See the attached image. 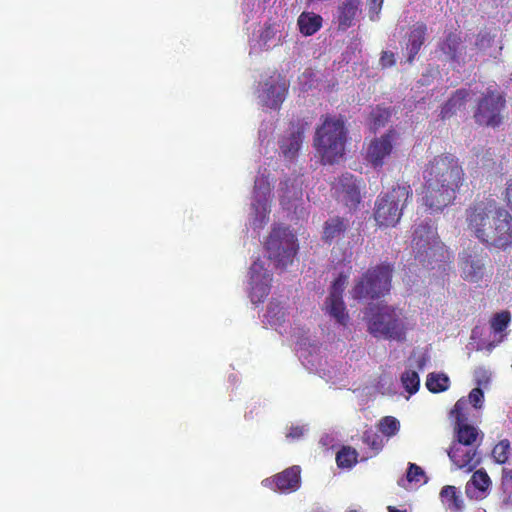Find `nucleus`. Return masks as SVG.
<instances>
[{
  "instance_id": "obj_1",
  "label": "nucleus",
  "mask_w": 512,
  "mask_h": 512,
  "mask_svg": "<svg viewBox=\"0 0 512 512\" xmlns=\"http://www.w3.org/2000/svg\"><path fill=\"white\" fill-rule=\"evenodd\" d=\"M464 170L452 153L434 156L423 170V204L433 212L452 204L464 182Z\"/></svg>"
},
{
  "instance_id": "obj_2",
  "label": "nucleus",
  "mask_w": 512,
  "mask_h": 512,
  "mask_svg": "<svg viewBox=\"0 0 512 512\" xmlns=\"http://www.w3.org/2000/svg\"><path fill=\"white\" fill-rule=\"evenodd\" d=\"M467 229L487 248L506 250L512 245V215L495 200H481L465 211Z\"/></svg>"
},
{
  "instance_id": "obj_3",
  "label": "nucleus",
  "mask_w": 512,
  "mask_h": 512,
  "mask_svg": "<svg viewBox=\"0 0 512 512\" xmlns=\"http://www.w3.org/2000/svg\"><path fill=\"white\" fill-rule=\"evenodd\" d=\"M322 119L321 125L316 128L313 146L322 164L333 165L345 155L348 129L342 115H325Z\"/></svg>"
},
{
  "instance_id": "obj_4",
  "label": "nucleus",
  "mask_w": 512,
  "mask_h": 512,
  "mask_svg": "<svg viewBox=\"0 0 512 512\" xmlns=\"http://www.w3.org/2000/svg\"><path fill=\"white\" fill-rule=\"evenodd\" d=\"M412 247L415 260L427 269L445 270L446 264L452 262L453 255L440 240L437 229L429 223H421L415 228Z\"/></svg>"
},
{
  "instance_id": "obj_5",
  "label": "nucleus",
  "mask_w": 512,
  "mask_h": 512,
  "mask_svg": "<svg viewBox=\"0 0 512 512\" xmlns=\"http://www.w3.org/2000/svg\"><path fill=\"white\" fill-rule=\"evenodd\" d=\"M409 185L393 186L378 195L374 207V219L379 227H394L400 221L404 208L412 198Z\"/></svg>"
},
{
  "instance_id": "obj_6",
  "label": "nucleus",
  "mask_w": 512,
  "mask_h": 512,
  "mask_svg": "<svg viewBox=\"0 0 512 512\" xmlns=\"http://www.w3.org/2000/svg\"><path fill=\"white\" fill-rule=\"evenodd\" d=\"M393 267L380 264L369 268L356 282L351 294L354 299H376L390 291Z\"/></svg>"
},
{
  "instance_id": "obj_7",
  "label": "nucleus",
  "mask_w": 512,
  "mask_h": 512,
  "mask_svg": "<svg viewBox=\"0 0 512 512\" xmlns=\"http://www.w3.org/2000/svg\"><path fill=\"white\" fill-rule=\"evenodd\" d=\"M368 331L374 337L402 341L405 339L406 327L401 313L390 306H380L368 320Z\"/></svg>"
},
{
  "instance_id": "obj_8",
  "label": "nucleus",
  "mask_w": 512,
  "mask_h": 512,
  "mask_svg": "<svg viewBox=\"0 0 512 512\" xmlns=\"http://www.w3.org/2000/svg\"><path fill=\"white\" fill-rule=\"evenodd\" d=\"M265 248L270 260H273L277 267L286 268L293 262L298 251L296 236L287 227H274L270 232Z\"/></svg>"
},
{
  "instance_id": "obj_9",
  "label": "nucleus",
  "mask_w": 512,
  "mask_h": 512,
  "mask_svg": "<svg viewBox=\"0 0 512 512\" xmlns=\"http://www.w3.org/2000/svg\"><path fill=\"white\" fill-rule=\"evenodd\" d=\"M504 96L488 88L477 104L474 119L479 125L497 127L502 122L501 111L505 107Z\"/></svg>"
},
{
  "instance_id": "obj_10",
  "label": "nucleus",
  "mask_w": 512,
  "mask_h": 512,
  "mask_svg": "<svg viewBox=\"0 0 512 512\" xmlns=\"http://www.w3.org/2000/svg\"><path fill=\"white\" fill-rule=\"evenodd\" d=\"M488 254L477 246L468 247L459 254L458 265L461 277L468 282L477 283L481 281L486 272Z\"/></svg>"
},
{
  "instance_id": "obj_11",
  "label": "nucleus",
  "mask_w": 512,
  "mask_h": 512,
  "mask_svg": "<svg viewBox=\"0 0 512 512\" xmlns=\"http://www.w3.org/2000/svg\"><path fill=\"white\" fill-rule=\"evenodd\" d=\"M348 276L340 273L333 281L329 295L325 301L324 309L336 322L346 326L349 321V315L343 301V293L347 284Z\"/></svg>"
},
{
  "instance_id": "obj_12",
  "label": "nucleus",
  "mask_w": 512,
  "mask_h": 512,
  "mask_svg": "<svg viewBox=\"0 0 512 512\" xmlns=\"http://www.w3.org/2000/svg\"><path fill=\"white\" fill-rule=\"evenodd\" d=\"M396 138L397 132L390 129L380 137H376L370 141L366 150V160L373 168L378 169L383 167L385 159L392 154Z\"/></svg>"
},
{
  "instance_id": "obj_13",
  "label": "nucleus",
  "mask_w": 512,
  "mask_h": 512,
  "mask_svg": "<svg viewBox=\"0 0 512 512\" xmlns=\"http://www.w3.org/2000/svg\"><path fill=\"white\" fill-rule=\"evenodd\" d=\"M262 485L280 493L295 492L301 486V468L298 465L288 467L282 472L264 479Z\"/></svg>"
},
{
  "instance_id": "obj_14",
  "label": "nucleus",
  "mask_w": 512,
  "mask_h": 512,
  "mask_svg": "<svg viewBox=\"0 0 512 512\" xmlns=\"http://www.w3.org/2000/svg\"><path fill=\"white\" fill-rule=\"evenodd\" d=\"M250 275L251 301L254 304L261 303L270 293L272 277L258 262L251 265Z\"/></svg>"
},
{
  "instance_id": "obj_15",
  "label": "nucleus",
  "mask_w": 512,
  "mask_h": 512,
  "mask_svg": "<svg viewBox=\"0 0 512 512\" xmlns=\"http://www.w3.org/2000/svg\"><path fill=\"white\" fill-rule=\"evenodd\" d=\"M333 189L349 208H356L361 202L359 185L351 173L346 172L339 176L334 182Z\"/></svg>"
},
{
  "instance_id": "obj_16",
  "label": "nucleus",
  "mask_w": 512,
  "mask_h": 512,
  "mask_svg": "<svg viewBox=\"0 0 512 512\" xmlns=\"http://www.w3.org/2000/svg\"><path fill=\"white\" fill-rule=\"evenodd\" d=\"M448 456L458 469L466 472H472L481 462L477 449L472 446L452 444Z\"/></svg>"
},
{
  "instance_id": "obj_17",
  "label": "nucleus",
  "mask_w": 512,
  "mask_h": 512,
  "mask_svg": "<svg viewBox=\"0 0 512 512\" xmlns=\"http://www.w3.org/2000/svg\"><path fill=\"white\" fill-rule=\"evenodd\" d=\"M350 222L347 218L340 216H333L327 219L323 224L322 241L325 244L331 245L341 241L348 229Z\"/></svg>"
},
{
  "instance_id": "obj_18",
  "label": "nucleus",
  "mask_w": 512,
  "mask_h": 512,
  "mask_svg": "<svg viewBox=\"0 0 512 512\" xmlns=\"http://www.w3.org/2000/svg\"><path fill=\"white\" fill-rule=\"evenodd\" d=\"M304 125H292L289 135L284 136L280 141V150L287 159L297 156L304 138Z\"/></svg>"
},
{
  "instance_id": "obj_19",
  "label": "nucleus",
  "mask_w": 512,
  "mask_h": 512,
  "mask_svg": "<svg viewBox=\"0 0 512 512\" xmlns=\"http://www.w3.org/2000/svg\"><path fill=\"white\" fill-rule=\"evenodd\" d=\"M265 90L262 100L265 106L271 109H277L284 101L287 94V86L285 82L270 79L265 83Z\"/></svg>"
},
{
  "instance_id": "obj_20",
  "label": "nucleus",
  "mask_w": 512,
  "mask_h": 512,
  "mask_svg": "<svg viewBox=\"0 0 512 512\" xmlns=\"http://www.w3.org/2000/svg\"><path fill=\"white\" fill-rule=\"evenodd\" d=\"M361 0H343L337 7L338 29L345 31L354 25Z\"/></svg>"
},
{
  "instance_id": "obj_21",
  "label": "nucleus",
  "mask_w": 512,
  "mask_h": 512,
  "mask_svg": "<svg viewBox=\"0 0 512 512\" xmlns=\"http://www.w3.org/2000/svg\"><path fill=\"white\" fill-rule=\"evenodd\" d=\"M426 34L427 25L424 22H417L411 27L406 44V50L408 53L407 61L409 63H412L416 55L419 53L425 42Z\"/></svg>"
},
{
  "instance_id": "obj_22",
  "label": "nucleus",
  "mask_w": 512,
  "mask_h": 512,
  "mask_svg": "<svg viewBox=\"0 0 512 512\" xmlns=\"http://www.w3.org/2000/svg\"><path fill=\"white\" fill-rule=\"evenodd\" d=\"M469 91L466 89H458L453 95L443 104L440 112V117L445 120L451 118L456 112L465 108Z\"/></svg>"
},
{
  "instance_id": "obj_23",
  "label": "nucleus",
  "mask_w": 512,
  "mask_h": 512,
  "mask_svg": "<svg viewBox=\"0 0 512 512\" xmlns=\"http://www.w3.org/2000/svg\"><path fill=\"white\" fill-rule=\"evenodd\" d=\"M322 17L313 12H302L298 17L297 24L300 32L305 36H311L322 27Z\"/></svg>"
},
{
  "instance_id": "obj_24",
  "label": "nucleus",
  "mask_w": 512,
  "mask_h": 512,
  "mask_svg": "<svg viewBox=\"0 0 512 512\" xmlns=\"http://www.w3.org/2000/svg\"><path fill=\"white\" fill-rule=\"evenodd\" d=\"M440 497L442 502L451 511L459 512L463 508V500L461 499L455 486L447 485L441 489Z\"/></svg>"
},
{
  "instance_id": "obj_25",
  "label": "nucleus",
  "mask_w": 512,
  "mask_h": 512,
  "mask_svg": "<svg viewBox=\"0 0 512 512\" xmlns=\"http://www.w3.org/2000/svg\"><path fill=\"white\" fill-rule=\"evenodd\" d=\"M456 440L454 444H460L464 446H472L477 440L478 430L469 424H461L454 427Z\"/></svg>"
},
{
  "instance_id": "obj_26",
  "label": "nucleus",
  "mask_w": 512,
  "mask_h": 512,
  "mask_svg": "<svg viewBox=\"0 0 512 512\" xmlns=\"http://www.w3.org/2000/svg\"><path fill=\"white\" fill-rule=\"evenodd\" d=\"M391 117V111L382 106H376L369 114V126L375 133L381 127H384Z\"/></svg>"
},
{
  "instance_id": "obj_27",
  "label": "nucleus",
  "mask_w": 512,
  "mask_h": 512,
  "mask_svg": "<svg viewBox=\"0 0 512 512\" xmlns=\"http://www.w3.org/2000/svg\"><path fill=\"white\" fill-rule=\"evenodd\" d=\"M358 462V452L350 446H343L336 454V463L339 468L350 469Z\"/></svg>"
},
{
  "instance_id": "obj_28",
  "label": "nucleus",
  "mask_w": 512,
  "mask_h": 512,
  "mask_svg": "<svg viewBox=\"0 0 512 512\" xmlns=\"http://www.w3.org/2000/svg\"><path fill=\"white\" fill-rule=\"evenodd\" d=\"M461 44V38L453 33L450 32L443 42L440 44V50L449 56L451 59L455 60L457 58L458 50Z\"/></svg>"
},
{
  "instance_id": "obj_29",
  "label": "nucleus",
  "mask_w": 512,
  "mask_h": 512,
  "mask_svg": "<svg viewBox=\"0 0 512 512\" xmlns=\"http://www.w3.org/2000/svg\"><path fill=\"white\" fill-rule=\"evenodd\" d=\"M449 378L445 374L430 373L427 376L426 387L432 393H440L448 389Z\"/></svg>"
},
{
  "instance_id": "obj_30",
  "label": "nucleus",
  "mask_w": 512,
  "mask_h": 512,
  "mask_svg": "<svg viewBox=\"0 0 512 512\" xmlns=\"http://www.w3.org/2000/svg\"><path fill=\"white\" fill-rule=\"evenodd\" d=\"M511 322V313L503 310L493 315L490 320V327L494 333H501L507 329Z\"/></svg>"
},
{
  "instance_id": "obj_31",
  "label": "nucleus",
  "mask_w": 512,
  "mask_h": 512,
  "mask_svg": "<svg viewBox=\"0 0 512 512\" xmlns=\"http://www.w3.org/2000/svg\"><path fill=\"white\" fill-rule=\"evenodd\" d=\"M361 439L362 442L373 451L374 455L378 454L383 447L382 437L373 429L365 430Z\"/></svg>"
},
{
  "instance_id": "obj_32",
  "label": "nucleus",
  "mask_w": 512,
  "mask_h": 512,
  "mask_svg": "<svg viewBox=\"0 0 512 512\" xmlns=\"http://www.w3.org/2000/svg\"><path fill=\"white\" fill-rule=\"evenodd\" d=\"M469 484H472L476 489L483 493L489 489L492 482L487 472L484 469H479L472 474L471 479L467 483V487Z\"/></svg>"
},
{
  "instance_id": "obj_33",
  "label": "nucleus",
  "mask_w": 512,
  "mask_h": 512,
  "mask_svg": "<svg viewBox=\"0 0 512 512\" xmlns=\"http://www.w3.org/2000/svg\"><path fill=\"white\" fill-rule=\"evenodd\" d=\"M510 441L503 439L499 441L492 449V457L498 464H505L510 456Z\"/></svg>"
},
{
  "instance_id": "obj_34",
  "label": "nucleus",
  "mask_w": 512,
  "mask_h": 512,
  "mask_svg": "<svg viewBox=\"0 0 512 512\" xmlns=\"http://www.w3.org/2000/svg\"><path fill=\"white\" fill-rule=\"evenodd\" d=\"M401 382L409 394L416 393L420 386L419 375L416 371L413 370H406L403 372L401 375Z\"/></svg>"
},
{
  "instance_id": "obj_35",
  "label": "nucleus",
  "mask_w": 512,
  "mask_h": 512,
  "mask_svg": "<svg viewBox=\"0 0 512 512\" xmlns=\"http://www.w3.org/2000/svg\"><path fill=\"white\" fill-rule=\"evenodd\" d=\"M468 407V402L464 398L459 399L453 409L451 410V417L455 420V426L466 424L468 418L466 414V409Z\"/></svg>"
},
{
  "instance_id": "obj_36",
  "label": "nucleus",
  "mask_w": 512,
  "mask_h": 512,
  "mask_svg": "<svg viewBox=\"0 0 512 512\" xmlns=\"http://www.w3.org/2000/svg\"><path fill=\"white\" fill-rule=\"evenodd\" d=\"M399 421L393 416H385L379 424L380 431L386 436H393L399 430Z\"/></svg>"
},
{
  "instance_id": "obj_37",
  "label": "nucleus",
  "mask_w": 512,
  "mask_h": 512,
  "mask_svg": "<svg viewBox=\"0 0 512 512\" xmlns=\"http://www.w3.org/2000/svg\"><path fill=\"white\" fill-rule=\"evenodd\" d=\"M406 477L409 482L417 483V482H420L421 477H424V471L420 466H418L414 463H410L408 470H407Z\"/></svg>"
},
{
  "instance_id": "obj_38",
  "label": "nucleus",
  "mask_w": 512,
  "mask_h": 512,
  "mask_svg": "<svg viewBox=\"0 0 512 512\" xmlns=\"http://www.w3.org/2000/svg\"><path fill=\"white\" fill-rule=\"evenodd\" d=\"M484 399V393L480 388H474L468 395L467 402L472 404L475 408H480Z\"/></svg>"
},
{
  "instance_id": "obj_39",
  "label": "nucleus",
  "mask_w": 512,
  "mask_h": 512,
  "mask_svg": "<svg viewBox=\"0 0 512 512\" xmlns=\"http://www.w3.org/2000/svg\"><path fill=\"white\" fill-rule=\"evenodd\" d=\"M379 64L383 69L394 66L396 64L395 54L391 51H382Z\"/></svg>"
},
{
  "instance_id": "obj_40",
  "label": "nucleus",
  "mask_w": 512,
  "mask_h": 512,
  "mask_svg": "<svg viewBox=\"0 0 512 512\" xmlns=\"http://www.w3.org/2000/svg\"><path fill=\"white\" fill-rule=\"evenodd\" d=\"M505 199L507 201V205L512 209V179L507 182V187L505 190Z\"/></svg>"
},
{
  "instance_id": "obj_41",
  "label": "nucleus",
  "mask_w": 512,
  "mask_h": 512,
  "mask_svg": "<svg viewBox=\"0 0 512 512\" xmlns=\"http://www.w3.org/2000/svg\"><path fill=\"white\" fill-rule=\"evenodd\" d=\"M384 0H371L370 12H375L376 15L380 13Z\"/></svg>"
},
{
  "instance_id": "obj_42",
  "label": "nucleus",
  "mask_w": 512,
  "mask_h": 512,
  "mask_svg": "<svg viewBox=\"0 0 512 512\" xmlns=\"http://www.w3.org/2000/svg\"><path fill=\"white\" fill-rule=\"evenodd\" d=\"M303 435V429L301 427H292L288 434V437L299 438Z\"/></svg>"
},
{
  "instance_id": "obj_43",
  "label": "nucleus",
  "mask_w": 512,
  "mask_h": 512,
  "mask_svg": "<svg viewBox=\"0 0 512 512\" xmlns=\"http://www.w3.org/2000/svg\"><path fill=\"white\" fill-rule=\"evenodd\" d=\"M502 478L504 481L509 482L512 485V468H504L502 471Z\"/></svg>"
},
{
  "instance_id": "obj_44",
  "label": "nucleus",
  "mask_w": 512,
  "mask_h": 512,
  "mask_svg": "<svg viewBox=\"0 0 512 512\" xmlns=\"http://www.w3.org/2000/svg\"><path fill=\"white\" fill-rule=\"evenodd\" d=\"M388 511L389 512H406L405 510H399V509H397V508H395L393 506H389L388 507Z\"/></svg>"
},
{
  "instance_id": "obj_45",
  "label": "nucleus",
  "mask_w": 512,
  "mask_h": 512,
  "mask_svg": "<svg viewBox=\"0 0 512 512\" xmlns=\"http://www.w3.org/2000/svg\"><path fill=\"white\" fill-rule=\"evenodd\" d=\"M280 185H281L280 190L287 189V187H288V181H285V182L281 183Z\"/></svg>"
},
{
  "instance_id": "obj_46",
  "label": "nucleus",
  "mask_w": 512,
  "mask_h": 512,
  "mask_svg": "<svg viewBox=\"0 0 512 512\" xmlns=\"http://www.w3.org/2000/svg\"><path fill=\"white\" fill-rule=\"evenodd\" d=\"M284 198H285V196H284V195H283V196H281V204H282V205H285V204H286V202H285V199H284Z\"/></svg>"
},
{
  "instance_id": "obj_47",
  "label": "nucleus",
  "mask_w": 512,
  "mask_h": 512,
  "mask_svg": "<svg viewBox=\"0 0 512 512\" xmlns=\"http://www.w3.org/2000/svg\"><path fill=\"white\" fill-rule=\"evenodd\" d=\"M278 79H279L278 81L284 82L283 80H281V76H278Z\"/></svg>"
},
{
  "instance_id": "obj_48",
  "label": "nucleus",
  "mask_w": 512,
  "mask_h": 512,
  "mask_svg": "<svg viewBox=\"0 0 512 512\" xmlns=\"http://www.w3.org/2000/svg\"><path fill=\"white\" fill-rule=\"evenodd\" d=\"M349 512H357V511H356V510H351V511H349Z\"/></svg>"
}]
</instances>
